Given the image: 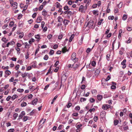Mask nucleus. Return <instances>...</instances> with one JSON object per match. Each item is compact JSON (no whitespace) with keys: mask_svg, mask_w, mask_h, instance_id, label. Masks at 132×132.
<instances>
[{"mask_svg":"<svg viewBox=\"0 0 132 132\" xmlns=\"http://www.w3.org/2000/svg\"><path fill=\"white\" fill-rule=\"evenodd\" d=\"M21 76L22 78H24L27 76L29 77L30 74L29 73H28L24 72V73L22 74Z\"/></svg>","mask_w":132,"mask_h":132,"instance_id":"obj_5","label":"nucleus"},{"mask_svg":"<svg viewBox=\"0 0 132 132\" xmlns=\"http://www.w3.org/2000/svg\"><path fill=\"white\" fill-rule=\"evenodd\" d=\"M19 34H20V35L19 36V38H22L24 36L23 33V32H22V33H20Z\"/></svg>","mask_w":132,"mask_h":132,"instance_id":"obj_32","label":"nucleus"},{"mask_svg":"<svg viewBox=\"0 0 132 132\" xmlns=\"http://www.w3.org/2000/svg\"><path fill=\"white\" fill-rule=\"evenodd\" d=\"M110 105L106 104H104L102 105V108L104 110H106L110 107Z\"/></svg>","mask_w":132,"mask_h":132,"instance_id":"obj_3","label":"nucleus"},{"mask_svg":"<svg viewBox=\"0 0 132 132\" xmlns=\"http://www.w3.org/2000/svg\"><path fill=\"white\" fill-rule=\"evenodd\" d=\"M84 39V37L82 36L81 37V39H80L78 42V43L80 45H81L82 44L83 40Z\"/></svg>","mask_w":132,"mask_h":132,"instance_id":"obj_15","label":"nucleus"},{"mask_svg":"<svg viewBox=\"0 0 132 132\" xmlns=\"http://www.w3.org/2000/svg\"><path fill=\"white\" fill-rule=\"evenodd\" d=\"M76 54L75 53H73L71 56V59L75 62L78 61V59L76 57Z\"/></svg>","mask_w":132,"mask_h":132,"instance_id":"obj_2","label":"nucleus"},{"mask_svg":"<svg viewBox=\"0 0 132 132\" xmlns=\"http://www.w3.org/2000/svg\"><path fill=\"white\" fill-rule=\"evenodd\" d=\"M92 93L93 94H95L97 93V91L95 89L93 90H92Z\"/></svg>","mask_w":132,"mask_h":132,"instance_id":"obj_46","label":"nucleus"},{"mask_svg":"<svg viewBox=\"0 0 132 132\" xmlns=\"http://www.w3.org/2000/svg\"><path fill=\"white\" fill-rule=\"evenodd\" d=\"M54 51L52 50H51L49 52V54L51 55H52L54 54Z\"/></svg>","mask_w":132,"mask_h":132,"instance_id":"obj_44","label":"nucleus"},{"mask_svg":"<svg viewBox=\"0 0 132 132\" xmlns=\"http://www.w3.org/2000/svg\"><path fill=\"white\" fill-rule=\"evenodd\" d=\"M43 5H41L39 7V11L43 9Z\"/></svg>","mask_w":132,"mask_h":132,"instance_id":"obj_53","label":"nucleus"},{"mask_svg":"<svg viewBox=\"0 0 132 132\" xmlns=\"http://www.w3.org/2000/svg\"><path fill=\"white\" fill-rule=\"evenodd\" d=\"M35 40L33 38H31L29 41V43L31 44L32 42H34Z\"/></svg>","mask_w":132,"mask_h":132,"instance_id":"obj_22","label":"nucleus"},{"mask_svg":"<svg viewBox=\"0 0 132 132\" xmlns=\"http://www.w3.org/2000/svg\"><path fill=\"white\" fill-rule=\"evenodd\" d=\"M15 44V43L13 41H11L10 42H9L7 43L6 46L7 47H8L9 45H13L14 44Z\"/></svg>","mask_w":132,"mask_h":132,"instance_id":"obj_10","label":"nucleus"},{"mask_svg":"<svg viewBox=\"0 0 132 132\" xmlns=\"http://www.w3.org/2000/svg\"><path fill=\"white\" fill-rule=\"evenodd\" d=\"M30 89L31 90H34L35 89V88L34 86H31L29 87Z\"/></svg>","mask_w":132,"mask_h":132,"instance_id":"obj_29","label":"nucleus"},{"mask_svg":"<svg viewBox=\"0 0 132 132\" xmlns=\"http://www.w3.org/2000/svg\"><path fill=\"white\" fill-rule=\"evenodd\" d=\"M86 87V86L85 85H82L81 87V89H84Z\"/></svg>","mask_w":132,"mask_h":132,"instance_id":"obj_58","label":"nucleus"},{"mask_svg":"<svg viewBox=\"0 0 132 132\" xmlns=\"http://www.w3.org/2000/svg\"><path fill=\"white\" fill-rule=\"evenodd\" d=\"M89 101L93 103L95 101V100L93 98H91L90 99Z\"/></svg>","mask_w":132,"mask_h":132,"instance_id":"obj_55","label":"nucleus"},{"mask_svg":"<svg viewBox=\"0 0 132 132\" xmlns=\"http://www.w3.org/2000/svg\"><path fill=\"white\" fill-rule=\"evenodd\" d=\"M17 91L19 92L22 93L24 91V90L23 89L19 88L17 89Z\"/></svg>","mask_w":132,"mask_h":132,"instance_id":"obj_33","label":"nucleus"},{"mask_svg":"<svg viewBox=\"0 0 132 132\" xmlns=\"http://www.w3.org/2000/svg\"><path fill=\"white\" fill-rule=\"evenodd\" d=\"M127 18V15L126 14L123 15L122 17L123 20H125Z\"/></svg>","mask_w":132,"mask_h":132,"instance_id":"obj_39","label":"nucleus"},{"mask_svg":"<svg viewBox=\"0 0 132 132\" xmlns=\"http://www.w3.org/2000/svg\"><path fill=\"white\" fill-rule=\"evenodd\" d=\"M69 22V21L65 19H64L63 22L64 24L65 25H67L68 24Z\"/></svg>","mask_w":132,"mask_h":132,"instance_id":"obj_17","label":"nucleus"},{"mask_svg":"<svg viewBox=\"0 0 132 132\" xmlns=\"http://www.w3.org/2000/svg\"><path fill=\"white\" fill-rule=\"evenodd\" d=\"M18 114L17 113H15L13 115V117L15 119H16L17 117H18Z\"/></svg>","mask_w":132,"mask_h":132,"instance_id":"obj_37","label":"nucleus"},{"mask_svg":"<svg viewBox=\"0 0 132 132\" xmlns=\"http://www.w3.org/2000/svg\"><path fill=\"white\" fill-rule=\"evenodd\" d=\"M132 39V38H131L130 37L129 38V39L127 42V43H130L131 42V40Z\"/></svg>","mask_w":132,"mask_h":132,"instance_id":"obj_52","label":"nucleus"},{"mask_svg":"<svg viewBox=\"0 0 132 132\" xmlns=\"http://www.w3.org/2000/svg\"><path fill=\"white\" fill-rule=\"evenodd\" d=\"M122 3H120L117 6L118 7V8H120L122 6Z\"/></svg>","mask_w":132,"mask_h":132,"instance_id":"obj_56","label":"nucleus"},{"mask_svg":"<svg viewBox=\"0 0 132 132\" xmlns=\"http://www.w3.org/2000/svg\"><path fill=\"white\" fill-rule=\"evenodd\" d=\"M42 20V18L40 16H39L37 17V19L36 22L38 23H40L41 21Z\"/></svg>","mask_w":132,"mask_h":132,"instance_id":"obj_7","label":"nucleus"},{"mask_svg":"<svg viewBox=\"0 0 132 132\" xmlns=\"http://www.w3.org/2000/svg\"><path fill=\"white\" fill-rule=\"evenodd\" d=\"M47 14V12L46 11H43L42 12V14L44 16H46Z\"/></svg>","mask_w":132,"mask_h":132,"instance_id":"obj_25","label":"nucleus"},{"mask_svg":"<svg viewBox=\"0 0 132 132\" xmlns=\"http://www.w3.org/2000/svg\"><path fill=\"white\" fill-rule=\"evenodd\" d=\"M18 97V96L16 95H13L11 98L13 100H14Z\"/></svg>","mask_w":132,"mask_h":132,"instance_id":"obj_30","label":"nucleus"},{"mask_svg":"<svg viewBox=\"0 0 132 132\" xmlns=\"http://www.w3.org/2000/svg\"><path fill=\"white\" fill-rule=\"evenodd\" d=\"M96 64V62L95 61H93L92 62L91 65L92 66L94 67L95 66Z\"/></svg>","mask_w":132,"mask_h":132,"instance_id":"obj_36","label":"nucleus"},{"mask_svg":"<svg viewBox=\"0 0 132 132\" xmlns=\"http://www.w3.org/2000/svg\"><path fill=\"white\" fill-rule=\"evenodd\" d=\"M27 105V103L25 102H23L21 104V106L22 107H24L26 106Z\"/></svg>","mask_w":132,"mask_h":132,"instance_id":"obj_26","label":"nucleus"},{"mask_svg":"<svg viewBox=\"0 0 132 132\" xmlns=\"http://www.w3.org/2000/svg\"><path fill=\"white\" fill-rule=\"evenodd\" d=\"M86 100V99L85 98H81L80 99V101L81 102H83L85 101Z\"/></svg>","mask_w":132,"mask_h":132,"instance_id":"obj_35","label":"nucleus"},{"mask_svg":"<svg viewBox=\"0 0 132 132\" xmlns=\"http://www.w3.org/2000/svg\"><path fill=\"white\" fill-rule=\"evenodd\" d=\"M36 62L35 61L33 62L32 63V67L34 68H35L36 66Z\"/></svg>","mask_w":132,"mask_h":132,"instance_id":"obj_20","label":"nucleus"},{"mask_svg":"<svg viewBox=\"0 0 132 132\" xmlns=\"http://www.w3.org/2000/svg\"><path fill=\"white\" fill-rule=\"evenodd\" d=\"M94 24L93 21L92 20H90L87 23V26L86 27L88 26L89 28H94L95 27L94 26H93Z\"/></svg>","mask_w":132,"mask_h":132,"instance_id":"obj_1","label":"nucleus"},{"mask_svg":"<svg viewBox=\"0 0 132 132\" xmlns=\"http://www.w3.org/2000/svg\"><path fill=\"white\" fill-rule=\"evenodd\" d=\"M58 22H62L63 21V18L61 16H59L57 18Z\"/></svg>","mask_w":132,"mask_h":132,"instance_id":"obj_13","label":"nucleus"},{"mask_svg":"<svg viewBox=\"0 0 132 132\" xmlns=\"http://www.w3.org/2000/svg\"><path fill=\"white\" fill-rule=\"evenodd\" d=\"M67 79V76L65 74H63L61 77V80H63L64 81L66 80Z\"/></svg>","mask_w":132,"mask_h":132,"instance_id":"obj_8","label":"nucleus"},{"mask_svg":"<svg viewBox=\"0 0 132 132\" xmlns=\"http://www.w3.org/2000/svg\"><path fill=\"white\" fill-rule=\"evenodd\" d=\"M98 117L96 116H95L94 118V121L96 122L98 119Z\"/></svg>","mask_w":132,"mask_h":132,"instance_id":"obj_49","label":"nucleus"},{"mask_svg":"<svg viewBox=\"0 0 132 132\" xmlns=\"http://www.w3.org/2000/svg\"><path fill=\"white\" fill-rule=\"evenodd\" d=\"M126 59H124L123 61L121 62V64L122 65H123L125 64H126L125 63L126 62Z\"/></svg>","mask_w":132,"mask_h":132,"instance_id":"obj_41","label":"nucleus"},{"mask_svg":"<svg viewBox=\"0 0 132 132\" xmlns=\"http://www.w3.org/2000/svg\"><path fill=\"white\" fill-rule=\"evenodd\" d=\"M74 36H75V35H74V34H72L71 35V36L70 37V38H69V42H71L72 41V40L74 38Z\"/></svg>","mask_w":132,"mask_h":132,"instance_id":"obj_19","label":"nucleus"},{"mask_svg":"<svg viewBox=\"0 0 132 132\" xmlns=\"http://www.w3.org/2000/svg\"><path fill=\"white\" fill-rule=\"evenodd\" d=\"M38 101V100L37 98L34 99L32 101V105L36 104Z\"/></svg>","mask_w":132,"mask_h":132,"instance_id":"obj_12","label":"nucleus"},{"mask_svg":"<svg viewBox=\"0 0 132 132\" xmlns=\"http://www.w3.org/2000/svg\"><path fill=\"white\" fill-rule=\"evenodd\" d=\"M95 110V109L93 108L91 109H90L89 110V111L90 112H91L92 111L94 112Z\"/></svg>","mask_w":132,"mask_h":132,"instance_id":"obj_57","label":"nucleus"},{"mask_svg":"<svg viewBox=\"0 0 132 132\" xmlns=\"http://www.w3.org/2000/svg\"><path fill=\"white\" fill-rule=\"evenodd\" d=\"M68 50L67 49L66 47H64L62 49V52L63 53H65L67 51H68Z\"/></svg>","mask_w":132,"mask_h":132,"instance_id":"obj_9","label":"nucleus"},{"mask_svg":"<svg viewBox=\"0 0 132 132\" xmlns=\"http://www.w3.org/2000/svg\"><path fill=\"white\" fill-rule=\"evenodd\" d=\"M35 38H36L38 39V40H37V41H39V40L40 39V36L38 35H35Z\"/></svg>","mask_w":132,"mask_h":132,"instance_id":"obj_28","label":"nucleus"},{"mask_svg":"<svg viewBox=\"0 0 132 132\" xmlns=\"http://www.w3.org/2000/svg\"><path fill=\"white\" fill-rule=\"evenodd\" d=\"M57 96H56L55 97L53 98V99L52 100V101L51 103V104H53L54 102V100H55L57 98Z\"/></svg>","mask_w":132,"mask_h":132,"instance_id":"obj_31","label":"nucleus"},{"mask_svg":"<svg viewBox=\"0 0 132 132\" xmlns=\"http://www.w3.org/2000/svg\"><path fill=\"white\" fill-rule=\"evenodd\" d=\"M14 24V23L13 22V21H11L10 23L9 26L10 27H12L13 25Z\"/></svg>","mask_w":132,"mask_h":132,"instance_id":"obj_43","label":"nucleus"},{"mask_svg":"<svg viewBox=\"0 0 132 132\" xmlns=\"http://www.w3.org/2000/svg\"><path fill=\"white\" fill-rule=\"evenodd\" d=\"M11 98V96H8L6 98V100L7 101H9L10 99Z\"/></svg>","mask_w":132,"mask_h":132,"instance_id":"obj_59","label":"nucleus"},{"mask_svg":"<svg viewBox=\"0 0 132 132\" xmlns=\"http://www.w3.org/2000/svg\"><path fill=\"white\" fill-rule=\"evenodd\" d=\"M28 117L27 116H25L23 118V120L24 121H26L28 119Z\"/></svg>","mask_w":132,"mask_h":132,"instance_id":"obj_42","label":"nucleus"},{"mask_svg":"<svg viewBox=\"0 0 132 132\" xmlns=\"http://www.w3.org/2000/svg\"><path fill=\"white\" fill-rule=\"evenodd\" d=\"M45 23L44 21H43L42 22L41 27H42V28H43L44 25H45Z\"/></svg>","mask_w":132,"mask_h":132,"instance_id":"obj_54","label":"nucleus"},{"mask_svg":"<svg viewBox=\"0 0 132 132\" xmlns=\"http://www.w3.org/2000/svg\"><path fill=\"white\" fill-rule=\"evenodd\" d=\"M121 120H120V121H118L117 120H116V125H117L118 123L119 124V126H122V125L121 124Z\"/></svg>","mask_w":132,"mask_h":132,"instance_id":"obj_11","label":"nucleus"},{"mask_svg":"<svg viewBox=\"0 0 132 132\" xmlns=\"http://www.w3.org/2000/svg\"><path fill=\"white\" fill-rule=\"evenodd\" d=\"M13 5L14 6H13L14 9H16L17 8L18 3L16 2L14 3Z\"/></svg>","mask_w":132,"mask_h":132,"instance_id":"obj_23","label":"nucleus"},{"mask_svg":"<svg viewBox=\"0 0 132 132\" xmlns=\"http://www.w3.org/2000/svg\"><path fill=\"white\" fill-rule=\"evenodd\" d=\"M97 98L99 100H101L102 98V96L100 95H98L97 96Z\"/></svg>","mask_w":132,"mask_h":132,"instance_id":"obj_16","label":"nucleus"},{"mask_svg":"<svg viewBox=\"0 0 132 132\" xmlns=\"http://www.w3.org/2000/svg\"><path fill=\"white\" fill-rule=\"evenodd\" d=\"M72 105V104L71 103H68L67 105V108H70Z\"/></svg>","mask_w":132,"mask_h":132,"instance_id":"obj_40","label":"nucleus"},{"mask_svg":"<svg viewBox=\"0 0 132 132\" xmlns=\"http://www.w3.org/2000/svg\"><path fill=\"white\" fill-rule=\"evenodd\" d=\"M28 7V5H25L24 7V8L23 10V11H24L26 10Z\"/></svg>","mask_w":132,"mask_h":132,"instance_id":"obj_61","label":"nucleus"},{"mask_svg":"<svg viewBox=\"0 0 132 132\" xmlns=\"http://www.w3.org/2000/svg\"><path fill=\"white\" fill-rule=\"evenodd\" d=\"M80 109V107L79 106H78L75 108V109L76 110L79 111Z\"/></svg>","mask_w":132,"mask_h":132,"instance_id":"obj_45","label":"nucleus"},{"mask_svg":"<svg viewBox=\"0 0 132 132\" xmlns=\"http://www.w3.org/2000/svg\"><path fill=\"white\" fill-rule=\"evenodd\" d=\"M37 14L36 13H34L32 15V17L34 18H35L37 15Z\"/></svg>","mask_w":132,"mask_h":132,"instance_id":"obj_62","label":"nucleus"},{"mask_svg":"<svg viewBox=\"0 0 132 132\" xmlns=\"http://www.w3.org/2000/svg\"><path fill=\"white\" fill-rule=\"evenodd\" d=\"M110 55L109 54H108L106 56V59L107 60L109 61Z\"/></svg>","mask_w":132,"mask_h":132,"instance_id":"obj_60","label":"nucleus"},{"mask_svg":"<svg viewBox=\"0 0 132 132\" xmlns=\"http://www.w3.org/2000/svg\"><path fill=\"white\" fill-rule=\"evenodd\" d=\"M62 37H63V35H62L61 34V35H60L58 37V38L59 39H62Z\"/></svg>","mask_w":132,"mask_h":132,"instance_id":"obj_64","label":"nucleus"},{"mask_svg":"<svg viewBox=\"0 0 132 132\" xmlns=\"http://www.w3.org/2000/svg\"><path fill=\"white\" fill-rule=\"evenodd\" d=\"M98 12V11L97 10H94L93 11V12L94 15L96 14Z\"/></svg>","mask_w":132,"mask_h":132,"instance_id":"obj_51","label":"nucleus"},{"mask_svg":"<svg viewBox=\"0 0 132 132\" xmlns=\"http://www.w3.org/2000/svg\"><path fill=\"white\" fill-rule=\"evenodd\" d=\"M33 96V95L31 94H30L28 96V97L29 99L31 98Z\"/></svg>","mask_w":132,"mask_h":132,"instance_id":"obj_63","label":"nucleus"},{"mask_svg":"<svg viewBox=\"0 0 132 132\" xmlns=\"http://www.w3.org/2000/svg\"><path fill=\"white\" fill-rule=\"evenodd\" d=\"M48 58V56L47 55H46L44 57V59L47 60Z\"/></svg>","mask_w":132,"mask_h":132,"instance_id":"obj_34","label":"nucleus"},{"mask_svg":"<svg viewBox=\"0 0 132 132\" xmlns=\"http://www.w3.org/2000/svg\"><path fill=\"white\" fill-rule=\"evenodd\" d=\"M14 131V130L13 128H11L9 129L8 130V132H13Z\"/></svg>","mask_w":132,"mask_h":132,"instance_id":"obj_48","label":"nucleus"},{"mask_svg":"<svg viewBox=\"0 0 132 132\" xmlns=\"http://www.w3.org/2000/svg\"><path fill=\"white\" fill-rule=\"evenodd\" d=\"M111 78V77L110 76H108L107 78L105 79L106 81H107L109 80Z\"/></svg>","mask_w":132,"mask_h":132,"instance_id":"obj_47","label":"nucleus"},{"mask_svg":"<svg viewBox=\"0 0 132 132\" xmlns=\"http://www.w3.org/2000/svg\"><path fill=\"white\" fill-rule=\"evenodd\" d=\"M56 7L57 8H59V6L60 5V3L58 2H57L56 3Z\"/></svg>","mask_w":132,"mask_h":132,"instance_id":"obj_50","label":"nucleus"},{"mask_svg":"<svg viewBox=\"0 0 132 132\" xmlns=\"http://www.w3.org/2000/svg\"><path fill=\"white\" fill-rule=\"evenodd\" d=\"M64 10H68V11H69L70 10V9L69 8L68 6L67 5L64 7Z\"/></svg>","mask_w":132,"mask_h":132,"instance_id":"obj_27","label":"nucleus"},{"mask_svg":"<svg viewBox=\"0 0 132 132\" xmlns=\"http://www.w3.org/2000/svg\"><path fill=\"white\" fill-rule=\"evenodd\" d=\"M108 18L109 20H112L114 19V17L113 16H110L108 17Z\"/></svg>","mask_w":132,"mask_h":132,"instance_id":"obj_38","label":"nucleus"},{"mask_svg":"<svg viewBox=\"0 0 132 132\" xmlns=\"http://www.w3.org/2000/svg\"><path fill=\"white\" fill-rule=\"evenodd\" d=\"M5 72L6 74L7 75H10L11 73V72L8 70H6L5 71Z\"/></svg>","mask_w":132,"mask_h":132,"instance_id":"obj_21","label":"nucleus"},{"mask_svg":"<svg viewBox=\"0 0 132 132\" xmlns=\"http://www.w3.org/2000/svg\"><path fill=\"white\" fill-rule=\"evenodd\" d=\"M106 114V112L104 111H102L100 113V116L101 118H104Z\"/></svg>","mask_w":132,"mask_h":132,"instance_id":"obj_6","label":"nucleus"},{"mask_svg":"<svg viewBox=\"0 0 132 132\" xmlns=\"http://www.w3.org/2000/svg\"><path fill=\"white\" fill-rule=\"evenodd\" d=\"M2 41L4 42L5 43H7L8 41V40L6 39V38L3 37L2 39Z\"/></svg>","mask_w":132,"mask_h":132,"instance_id":"obj_24","label":"nucleus"},{"mask_svg":"<svg viewBox=\"0 0 132 132\" xmlns=\"http://www.w3.org/2000/svg\"><path fill=\"white\" fill-rule=\"evenodd\" d=\"M79 63L76 64H73L72 65V67L74 69V70H76V69L79 66Z\"/></svg>","mask_w":132,"mask_h":132,"instance_id":"obj_4","label":"nucleus"},{"mask_svg":"<svg viewBox=\"0 0 132 132\" xmlns=\"http://www.w3.org/2000/svg\"><path fill=\"white\" fill-rule=\"evenodd\" d=\"M72 12L69 11L67 13V15H68V16L69 17H70V16H71V15H72Z\"/></svg>","mask_w":132,"mask_h":132,"instance_id":"obj_18","label":"nucleus"},{"mask_svg":"<svg viewBox=\"0 0 132 132\" xmlns=\"http://www.w3.org/2000/svg\"><path fill=\"white\" fill-rule=\"evenodd\" d=\"M100 71V69H97L95 71V75H98Z\"/></svg>","mask_w":132,"mask_h":132,"instance_id":"obj_14","label":"nucleus"}]
</instances>
